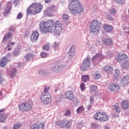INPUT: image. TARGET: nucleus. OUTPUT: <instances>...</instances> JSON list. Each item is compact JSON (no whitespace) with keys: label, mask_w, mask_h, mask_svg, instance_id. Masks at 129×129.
<instances>
[{"label":"nucleus","mask_w":129,"mask_h":129,"mask_svg":"<svg viewBox=\"0 0 129 129\" xmlns=\"http://www.w3.org/2000/svg\"><path fill=\"white\" fill-rule=\"evenodd\" d=\"M10 45H11V43H9V44H7L8 48H9Z\"/></svg>","instance_id":"nucleus-60"},{"label":"nucleus","mask_w":129,"mask_h":129,"mask_svg":"<svg viewBox=\"0 0 129 129\" xmlns=\"http://www.w3.org/2000/svg\"><path fill=\"white\" fill-rule=\"evenodd\" d=\"M93 118L96 120L104 122L109 119V116L105 113L98 111L93 115Z\"/></svg>","instance_id":"nucleus-5"},{"label":"nucleus","mask_w":129,"mask_h":129,"mask_svg":"<svg viewBox=\"0 0 129 129\" xmlns=\"http://www.w3.org/2000/svg\"><path fill=\"white\" fill-rule=\"evenodd\" d=\"M64 96L66 97H73V93L71 91H68L64 93Z\"/></svg>","instance_id":"nucleus-33"},{"label":"nucleus","mask_w":129,"mask_h":129,"mask_svg":"<svg viewBox=\"0 0 129 129\" xmlns=\"http://www.w3.org/2000/svg\"><path fill=\"white\" fill-rule=\"evenodd\" d=\"M12 35L13 34H12V33H9L8 34H6L4 37L3 42L4 43H6V41H7L8 39H10V38H11V37H12Z\"/></svg>","instance_id":"nucleus-26"},{"label":"nucleus","mask_w":129,"mask_h":129,"mask_svg":"<svg viewBox=\"0 0 129 129\" xmlns=\"http://www.w3.org/2000/svg\"><path fill=\"white\" fill-rule=\"evenodd\" d=\"M69 10L73 15H77L81 12H84V8L79 1L74 0L70 3Z\"/></svg>","instance_id":"nucleus-2"},{"label":"nucleus","mask_w":129,"mask_h":129,"mask_svg":"<svg viewBox=\"0 0 129 129\" xmlns=\"http://www.w3.org/2000/svg\"><path fill=\"white\" fill-rule=\"evenodd\" d=\"M69 99H70V100H72V99H71L70 98H69Z\"/></svg>","instance_id":"nucleus-63"},{"label":"nucleus","mask_w":129,"mask_h":129,"mask_svg":"<svg viewBox=\"0 0 129 129\" xmlns=\"http://www.w3.org/2000/svg\"><path fill=\"white\" fill-rule=\"evenodd\" d=\"M8 61L9 59H8L7 56H3L0 60V67H2L3 68L6 67Z\"/></svg>","instance_id":"nucleus-13"},{"label":"nucleus","mask_w":129,"mask_h":129,"mask_svg":"<svg viewBox=\"0 0 129 129\" xmlns=\"http://www.w3.org/2000/svg\"><path fill=\"white\" fill-rule=\"evenodd\" d=\"M103 70L106 72V73H108V74H109L112 72L113 69L110 66L106 65L104 67Z\"/></svg>","instance_id":"nucleus-20"},{"label":"nucleus","mask_w":129,"mask_h":129,"mask_svg":"<svg viewBox=\"0 0 129 129\" xmlns=\"http://www.w3.org/2000/svg\"><path fill=\"white\" fill-rule=\"evenodd\" d=\"M81 79L83 82H87V81H89L90 78H89V75H87L82 76Z\"/></svg>","instance_id":"nucleus-30"},{"label":"nucleus","mask_w":129,"mask_h":129,"mask_svg":"<svg viewBox=\"0 0 129 129\" xmlns=\"http://www.w3.org/2000/svg\"><path fill=\"white\" fill-rule=\"evenodd\" d=\"M104 129H109V128H108V127L106 126L104 128Z\"/></svg>","instance_id":"nucleus-62"},{"label":"nucleus","mask_w":129,"mask_h":129,"mask_svg":"<svg viewBox=\"0 0 129 129\" xmlns=\"http://www.w3.org/2000/svg\"><path fill=\"white\" fill-rule=\"evenodd\" d=\"M7 118V115L5 114H0V122H5Z\"/></svg>","instance_id":"nucleus-32"},{"label":"nucleus","mask_w":129,"mask_h":129,"mask_svg":"<svg viewBox=\"0 0 129 129\" xmlns=\"http://www.w3.org/2000/svg\"><path fill=\"white\" fill-rule=\"evenodd\" d=\"M107 19L109 20L110 21H113V18L110 15L107 16Z\"/></svg>","instance_id":"nucleus-48"},{"label":"nucleus","mask_w":129,"mask_h":129,"mask_svg":"<svg viewBox=\"0 0 129 129\" xmlns=\"http://www.w3.org/2000/svg\"><path fill=\"white\" fill-rule=\"evenodd\" d=\"M103 29L107 33H110V32H112L113 27L110 25L105 24L103 26Z\"/></svg>","instance_id":"nucleus-19"},{"label":"nucleus","mask_w":129,"mask_h":129,"mask_svg":"<svg viewBox=\"0 0 129 129\" xmlns=\"http://www.w3.org/2000/svg\"><path fill=\"white\" fill-rule=\"evenodd\" d=\"M102 25L101 22L97 19L94 20L90 24L91 33H98Z\"/></svg>","instance_id":"nucleus-4"},{"label":"nucleus","mask_w":129,"mask_h":129,"mask_svg":"<svg viewBox=\"0 0 129 129\" xmlns=\"http://www.w3.org/2000/svg\"><path fill=\"white\" fill-rule=\"evenodd\" d=\"M122 68H124V69H127L129 67V61L125 60L121 64Z\"/></svg>","instance_id":"nucleus-27"},{"label":"nucleus","mask_w":129,"mask_h":129,"mask_svg":"<svg viewBox=\"0 0 129 129\" xmlns=\"http://www.w3.org/2000/svg\"><path fill=\"white\" fill-rule=\"evenodd\" d=\"M94 100V98H93V97L91 98V99H90L91 102H93Z\"/></svg>","instance_id":"nucleus-54"},{"label":"nucleus","mask_w":129,"mask_h":129,"mask_svg":"<svg viewBox=\"0 0 129 129\" xmlns=\"http://www.w3.org/2000/svg\"><path fill=\"white\" fill-rule=\"evenodd\" d=\"M38 74L41 76H48L50 75V73L47 72V70H41L38 71Z\"/></svg>","instance_id":"nucleus-22"},{"label":"nucleus","mask_w":129,"mask_h":129,"mask_svg":"<svg viewBox=\"0 0 129 129\" xmlns=\"http://www.w3.org/2000/svg\"><path fill=\"white\" fill-rule=\"evenodd\" d=\"M95 59H98V60H102V59H103V55L100 53H97L93 56L92 60H95Z\"/></svg>","instance_id":"nucleus-24"},{"label":"nucleus","mask_w":129,"mask_h":129,"mask_svg":"<svg viewBox=\"0 0 129 129\" xmlns=\"http://www.w3.org/2000/svg\"><path fill=\"white\" fill-rule=\"evenodd\" d=\"M53 46L54 47H58V43H57V42H54L53 44Z\"/></svg>","instance_id":"nucleus-52"},{"label":"nucleus","mask_w":129,"mask_h":129,"mask_svg":"<svg viewBox=\"0 0 129 129\" xmlns=\"http://www.w3.org/2000/svg\"><path fill=\"white\" fill-rule=\"evenodd\" d=\"M125 59H127V55L126 54L124 53H118L116 57V61L117 62H121L122 60H125Z\"/></svg>","instance_id":"nucleus-12"},{"label":"nucleus","mask_w":129,"mask_h":129,"mask_svg":"<svg viewBox=\"0 0 129 129\" xmlns=\"http://www.w3.org/2000/svg\"><path fill=\"white\" fill-rule=\"evenodd\" d=\"M80 89H81L82 91H83V90H84V89H85V84L82 83L80 85Z\"/></svg>","instance_id":"nucleus-40"},{"label":"nucleus","mask_w":129,"mask_h":129,"mask_svg":"<svg viewBox=\"0 0 129 129\" xmlns=\"http://www.w3.org/2000/svg\"><path fill=\"white\" fill-rule=\"evenodd\" d=\"M12 7H13V4H12L11 2H8L4 13V15L5 17H8V16H9V14H11Z\"/></svg>","instance_id":"nucleus-9"},{"label":"nucleus","mask_w":129,"mask_h":129,"mask_svg":"<svg viewBox=\"0 0 129 129\" xmlns=\"http://www.w3.org/2000/svg\"><path fill=\"white\" fill-rule=\"evenodd\" d=\"M93 77L94 79H100V77H101V76L100 75V74L97 73L96 74L93 75Z\"/></svg>","instance_id":"nucleus-37"},{"label":"nucleus","mask_w":129,"mask_h":129,"mask_svg":"<svg viewBox=\"0 0 129 129\" xmlns=\"http://www.w3.org/2000/svg\"><path fill=\"white\" fill-rule=\"evenodd\" d=\"M90 65H91L90 59H89V57H87L84 60L82 66L81 67V70L82 71H87V70L90 68Z\"/></svg>","instance_id":"nucleus-8"},{"label":"nucleus","mask_w":129,"mask_h":129,"mask_svg":"<svg viewBox=\"0 0 129 129\" xmlns=\"http://www.w3.org/2000/svg\"><path fill=\"white\" fill-rule=\"evenodd\" d=\"M113 110H115L116 112H120V108L118 103H115L114 106H113Z\"/></svg>","instance_id":"nucleus-29"},{"label":"nucleus","mask_w":129,"mask_h":129,"mask_svg":"<svg viewBox=\"0 0 129 129\" xmlns=\"http://www.w3.org/2000/svg\"><path fill=\"white\" fill-rule=\"evenodd\" d=\"M3 95V93L0 92V97Z\"/></svg>","instance_id":"nucleus-61"},{"label":"nucleus","mask_w":129,"mask_h":129,"mask_svg":"<svg viewBox=\"0 0 129 129\" xmlns=\"http://www.w3.org/2000/svg\"><path fill=\"white\" fill-rule=\"evenodd\" d=\"M20 3V0H15L14 1V5H18Z\"/></svg>","instance_id":"nucleus-50"},{"label":"nucleus","mask_w":129,"mask_h":129,"mask_svg":"<svg viewBox=\"0 0 129 129\" xmlns=\"http://www.w3.org/2000/svg\"><path fill=\"white\" fill-rule=\"evenodd\" d=\"M64 115H66V116H70L71 115V111L68 110L66 112Z\"/></svg>","instance_id":"nucleus-44"},{"label":"nucleus","mask_w":129,"mask_h":129,"mask_svg":"<svg viewBox=\"0 0 129 129\" xmlns=\"http://www.w3.org/2000/svg\"><path fill=\"white\" fill-rule=\"evenodd\" d=\"M41 101H42L43 104L47 105L48 104V103L52 101V99L49 97H42L41 98Z\"/></svg>","instance_id":"nucleus-21"},{"label":"nucleus","mask_w":129,"mask_h":129,"mask_svg":"<svg viewBox=\"0 0 129 129\" xmlns=\"http://www.w3.org/2000/svg\"><path fill=\"white\" fill-rule=\"evenodd\" d=\"M38 38H39V33L37 31H34L31 36L32 42H35L38 40Z\"/></svg>","instance_id":"nucleus-17"},{"label":"nucleus","mask_w":129,"mask_h":129,"mask_svg":"<svg viewBox=\"0 0 129 129\" xmlns=\"http://www.w3.org/2000/svg\"><path fill=\"white\" fill-rule=\"evenodd\" d=\"M51 0H45V3L46 4H48V3H50Z\"/></svg>","instance_id":"nucleus-56"},{"label":"nucleus","mask_w":129,"mask_h":129,"mask_svg":"<svg viewBox=\"0 0 129 129\" xmlns=\"http://www.w3.org/2000/svg\"><path fill=\"white\" fill-rule=\"evenodd\" d=\"M22 127V123H18L14 125L13 129H19Z\"/></svg>","instance_id":"nucleus-34"},{"label":"nucleus","mask_w":129,"mask_h":129,"mask_svg":"<svg viewBox=\"0 0 129 129\" xmlns=\"http://www.w3.org/2000/svg\"><path fill=\"white\" fill-rule=\"evenodd\" d=\"M103 44L105 46H110L113 45V41L110 38H106L103 40Z\"/></svg>","instance_id":"nucleus-16"},{"label":"nucleus","mask_w":129,"mask_h":129,"mask_svg":"<svg viewBox=\"0 0 129 129\" xmlns=\"http://www.w3.org/2000/svg\"><path fill=\"white\" fill-rule=\"evenodd\" d=\"M122 82L124 85H127V84L129 83V76H127L122 78Z\"/></svg>","instance_id":"nucleus-28"},{"label":"nucleus","mask_w":129,"mask_h":129,"mask_svg":"<svg viewBox=\"0 0 129 129\" xmlns=\"http://www.w3.org/2000/svg\"><path fill=\"white\" fill-rule=\"evenodd\" d=\"M19 108L22 112H29L30 110H32L33 105L28 102H23L19 105Z\"/></svg>","instance_id":"nucleus-6"},{"label":"nucleus","mask_w":129,"mask_h":129,"mask_svg":"<svg viewBox=\"0 0 129 129\" xmlns=\"http://www.w3.org/2000/svg\"><path fill=\"white\" fill-rule=\"evenodd\" d=\"M49 87H45L44 89V93L41 94V97H51V94L48 93V90H49Z\"/></svg>","instance_id":"nucleus-18"},{"label":"nucleus","mask_w":129,"mask_h":129,"mask_svg":"<svg viewBox=\"0 0 129 129\" xmlns=\"http://www.w3.org/2000/svg\"><path fill=\"white\" fill-rule=\"evenodd\" d=\"M91 91H93V92H97V91H98L97 86L95 85H92L91 86Z\"/></svg>","instance_id":"nucleus-35"},{"label":"nucleus","mask_w":129,"mask_h":129,"mask_svg":"<svg viewBox=\"0 0 129 129\" xmlns=\"http://www.w3.org/2000/svg\"><path fill=\"white\" fill-rule=\"evenodd\" d=\"M22 18H23V14L22 13H19L17 15V19H22Z\"/></svg>","instance_id":"nucleus-47"},{"label":"nucleus","mask_w":129,"mask_h":129,"mask_svg":"<svg viewBox=\"0 0 129 129\" xmlns=\"http://www.w3.org/2000/svg\"><path fill=\"white\" fill-rule=\"evenodd\" d=\"M12 50V47H9L8 50L11 51Z\"/></svg>","instance_id":"nucleus-59"},{"label":"nucleus","mask_w":129,"mask_h":129,"mask_svg":"<svg viewBox=\"0 0 129 129\" xmlns=\"http://www.w3.org/2000/svg\"><path fill=\"white\" fill-rule=\"evenodd\" d=\"M10 44L11 46H14V45H15V42H12L11 43H10Z\"/></svg>","instance_id":"nucleus-57"},{"label":"nucleus","mask_w":129,"mask_h":129,"mask_svg":"<svg viewBox=\"0 0 129 129\" xmlns=\"http://www.w3.org/2000/svg\"><path fill=\"white\" fill-rule=\"evenodd\" d=\"M64 69V66L62 64L57 65L51 68L52 72H59L61 70Z\"/></svg>","instance_id":"nucleus-15"},{"label":"nucleus","mask_w":129,"mask_h":129,"mask_svg":"<svg viewBox=\"0 0 129 129\" xmlns=\"http://www.w3.org/2000/svg\"><path fill=\"white\" fill-rule=\"evenodd\" d=\"M83 111H84V107L83 106H80L77 109V113H81Z\"/></svg>","instance_id":"nucleus-36"},{"label":"nucleus","mask_w":129,"mask_h":129,"mask_svg":"<svg viewBox=\"0 0 129 129\" xmlns=\"http://www.w3.org/2000/svg\"><path fill=\"white\" fill-rule=\"evenodd\" d=\"M39 29L43 33H52L53 31L54 35L59 36L62 32L63 27L59 20L54 22L53 20H49L45 22H40Z\"/></svg>","instance_id":"nucleus-1"},{"label":"nucleus","mask_w":129,"mask_h":129,"mask_svg":"<svg viewBox=\"0 0 129 129\" xmlns=\"http://www.w3.org/2000/svg\"><path fill=\"white\" fill-rule=\"evenodd\" d=\"M109 12L110 14H115L116 13V10L114 8H111L110 9Z\"/></svg>","instance_id":"nucleus-45"},{"label":"nucleus","mask_w":129,"mask_h":129,"mask_svg":"<svg viewBox=\"0 0 129 129\" xmlns=\"http://www.w3.org/2000/svg\"><path fill=\"white\" fill-rule=\"evenodd\" d=\"M119 74H120L119 70H116L113 76L114 80H117V79L118 78V77H119Z\"/></svg>","instance_id":"nucleus-31"},{"label":"nucleus","mask_w":129,"mask_h":129,"mask_svg":"<svg viewBox=\"0 0 129 129\" xmlns=\"http://www.w3.org/2000/svg\"><path fill=\"white\" fill-rule=\"evenodd\" d=\"M109 89L111 91L115 92L116 91H118V90H119V89H120V88L119 87V86L117 84H112L110 85Z\"/></svg>","instance_id":"nucleus-14"},{"label":"nucleus","mask_w":129,"mask_h":129,"mask_svg":"<svg viewBox=\"0 0 129 129\" xmlns=\"http://www.w3.org/2000/svg\"><path fill=\"white\" fill-rule=\"evenodd\" d=\"M83 125H82V123H78L77 124L76 129H81Z\"/></svg>","instance_id":"nucleus-41"},{"label":"nucleus","mask_w":129,"mask_h":129,"mask_svg":"<svg viewBox=\"0 0 129 129\" xmlns=\"http://www.w3.org/2000/svg\"><path fill=\"white\" fill-rule=\"evenodd\" d=\"M43 10V5L41 4L32 3L27 9V15H37Z\"/></svg>","instance_id":"nucleus-3"},{"label":"nucleus","mask_w":129,"mask_h":129,"mask_svg":"<svg viewBox=\"0 0 129 129\" xmlns=\"http://www.w3.org/2000/svg\"><path fill=\"white\" fill-rule=\"evenodd\" d=\"M31 129H45V123L42 122L38 124L37 123H34L31 125Z\"/></svg>","instance_id":"nucleus-11"},{"label":"nucleus","mask_w":129,"mask_h":129,"mask_svg":"<svg viewBox=\"0 0 129 129\" xmlns=\"http://www.w3.org/2000/svg\"><path fill=\"white\" fill-rule=\"evenodd\" d=\"M62 19L63 21H68V20H69V16L68 15L64 14L62 16Z\"/></svg>","instance_id":"nucleus-38"},{"label":"nucleus","mask_w":129,"mask_h":129,"mask_svg":"<svg viewBox=\"0 0 129 129\" xmlns=\"http://www.w3.org/2000/svg\"><path fill=\"white\" fill-rule=\"evenodd\" d=\"M92 107V106L91 105V104H89V105L88 106V109H90V108H91Z\"/></svg>","instance_id":"nucleus-53"},{"label":"nucleus","mask_w":129,"mask_h":129,"mask_svg":"<svg viewBox=\"0 0 129 129\" xmlns=\"http://www.w3.org/2000/svg\"><path fill=\"white\" fill-rule=\"evenodd\" d=\"M117 2L119 4H121V3H122V0H117Z\"/></svg>","instance_id":"nucleus-55"},{"label":"nucleus","mask_w":129,"mask_h":129,"mask_svg":"<svg viewBox=\"0 0 129 129\" xmlns=\"http://www.w3.org/2000/svg\"><path fill=\"white\" fill-rule=\"evenodd\" d=\"M55 12V7H48L44 11V14L48 17H53V13Z\"/></svg>","instance_id":"nucleus-10"},{"label":"nucleus","mask_w":129,"mask_h":129,"mask_svg":"<svg viewBox=\"0 0 129 129\" xmlns=\"http://www.w3.org/2000/svg\"><path fill=\"white\" fill-rule=\"evenodd\" d=\"M55 123L56 125L60 126V127L61 128H64V127H70L72 124L71 121L67 120L55 121Z\"/></svg>","instance_id":"nucleus-7"},{"label":"nucleus","mask_w":129,"mask_h":129,"mask_svg":"<svg viewBox=\"0 0 129 129\" xmlns=\"http://www.w3.org/2000/svg\"><path fill=\"white\" fill-rule=\"evenodd\" d=\"M115 2H116V3H117V0H115Z\"/></svg>","instance_id":"nucleus-64"},{"label":"nucleus","mask_w":129,"mask_h":129,"mask_svg":"<svg viewBox=\"0 0 129 129\" xmlns=\"http://www.w3.org/2000/svg\"><path fill=\"white\" fill-rule=\"evenodd\" d=\"M47 54L46 53V52H42L41 53V56L42 58H46L47 57Z\"/></svg>","instance_id":"nucleus-46"},{"label":"nucleus","mask_w":129,"mask_h":129,"mask_svg":"<svg viewBox=\"0 0 129 129\" xmlns=\"http://www.w3.org/2000/svg\"><path fill=\"white\" fill-rule=\"evenodd\" d=\"M25 58L26 61H29V60H30V59H31V54H30V53L27 54L25 56Z\"/></svg>","instance_id":"nucleus-39"},{"label":"nucleus","mask_w":129,"mask_h":129,"mask_svg":"<svg viewBox=\"0 0 129 129\" xmlns=\"http://www.w3.org/2000/svg\"><path fill=\"white\" fill-rule=\"evenodd\" d=\"M4 81L3 77H2V73L0 72V84L2 83V82Z\"/></svg>","instance_id":"nucleus-49"},{"label":"nucleus","mask_w":129,"mask_h":129,"mask_svg":"<svg viewBox=\"0 0 129 129\" xmlns=\"http://www.w3.org/2000/svg\"><path fill=\"white\" fill-rule=\"evenodd\" d=\"M73 102L74 104L76 105V103H79V101H78L77 99H75V100H74Z\"/></svg>","instance_id":"nucleus-51"},{"label":"nucleus","mask_w":129,"mask_h":129,"mask_svg":"<svg viewBox=\"0 0 129 129\" xmlns=\"http://www.w3.org/2000/svg\"><path fill=\"white\" fill-rule=\"evenodd\" d=\"M16 73H17V70H16V69H15L11 73V77H14V76H15V75H16Z\"/></svg>","instance_id":"nucleus-43"},{"label":"nucleus","mask_w":129,"mask_h":129,"mask_svg":"<svg viewBox=\"0 0 129 129\" xmlns=\"http://www.w3.org/2000/svg\"><path fill=\"white\" fill-rule=\"evenodd\" d=\"M121 104H122V107L123 109H127L128 108L129 104L127 101L126 100L122 101Z\"/></svg>","instance_id":"nucleus-25"},{"label":"nucleus","mask_w":129,"mask_h":129,"mask_svg":"<svg viewBox=\"0 0 129 129\" xmlns=\"http://www.w3.org/2000/svg\"><path fill=\"white\" fill-rule=\"evenodd\" d=\"M50 48V46H49L48 44H46L43 47V50H46V51L49 50Z\"/></svg>","instance_id":"nucleus-42"},{"label":"nucleus","mask_w":129,"mask_h":129,"mask_svg":"<svg viewBox=\"0 0 129 129\" xmlns=\"http://www.w3.org/2000/svg\"><path fill=\"white\" fill-rule=\"evenodd\" d=\"M69 56H73L75 54V46L73 45L70 49L68 53Z\"/></svg>","instance_id":"nucleus-23"},{"label":"nucleus","mask_w":129,"mask_h":129,"mask_svg":"<svg viewBox=\"0 0 129 129\" xmlns=\"http://www.w3.org/2000/svg\"><path fill=\"white\" fill-rule=\"evenodd\" d=\"M5 111V109H2L0 110V112H4Z\"/></svg>","instance_id":"nucleus-58"}]
</instances>
